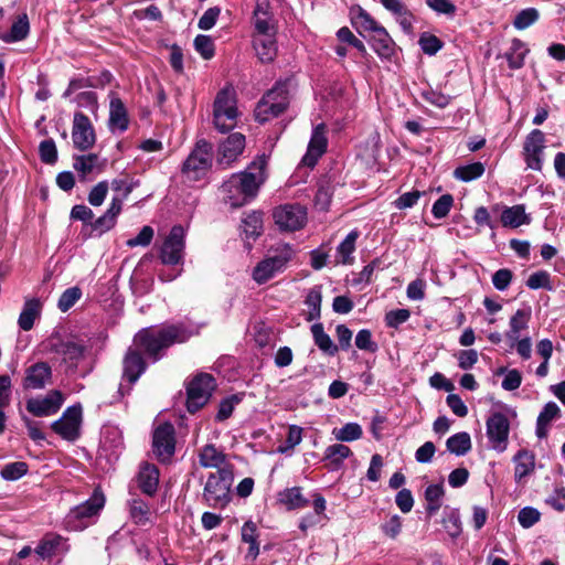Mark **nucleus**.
I'll return each mask as SVG.
<instances>
[{
    "instance_id": "2f4dec72",
    "label": "nucleus",
    "mask_w": 565,
    "mask_h": 565,
    "mask_svg": "<svg viewBox=\"0 0 565 565\" xmlns=\"http://www.w3.org/2000/svg\"><path fill=\"white\" fill-rule=\"evenodd\" d=\"M370 43L381 58L388 60L394 54V42L385 28L377 29V32L371 35Z\"/></svg>"
},
{
    "instance_id": "5701e85b",
    "label": "nucleus",
    "mask_w": 565,
    "mask_h": 565,
    "mask_svg": "<svg viewBox=\"0 0 565 565\" xmlns=\"http://www.w3.org/2000/svg\"><path fill=\"white\" fill-rule=\"evenodd\" d=\"M512 461L514 463V481L522 484L525 478L535 470V455L533 451L522 448L513 456Z\"/></svg>"
},
{
    "instance_id": "69168bd1",
    "label": "nucleus",
    "mask_w": 565,
    "mask_h": 565,
    "mask_svg": "<svg viewBox=\"0 0 565 565\" xmlns=\"http://www.w3.org/2000/svg\"><path fill=\"white\" fill-rule=\"evenodd\" d=\"M82 290L78 287L67 288L60 297L57 307L62 312L70 310L81 298Z\"/></svg>"
},
{
    "instance_id": "0e129e2a",
    "label": "nucleus",
    "mask_w": 565,
    "mask_h": 565,
    "mask_svg": "<svg viewBox=\"0 0 565 565\" xmlns=\"http://www.w3.org/2000/svg\"><path fill=\"white\" fill-rule=\"evenodd\" d=\"M541 519V512L533 507H524L519 511L518 521L523 529H530Z\"/></svg>"
},
{
    "instance_id": "f257e3e1",
    "label": "nucleus",
    "mask_w": 565,
    "mask_h": 565,
    "mask_svg": "<svg viewBox=\"0 0 565 565\" xmlns=\"http://www.w3.org/2000/svg\"><path fill=\"white\" fill-rule=\"evenodd\" d=\"M193 331L183 322L164 323L140 329L122 358V379L135 384L147 370V361H160L169 348L186 342Z\"/></svg>"
},
{
    "instance_id": "774afa93",
    "label": "nucleus",
    "mask_w": 565,
    "mask_h": 565,
    "mask_svg": "<svg viewBox=\"0 0 565 565\" xmlns=\"http://www.w3.org/2000/svg\"><path fill=\"white\" fill-rule=\"evenodd\" d=\"M241 402L237 395H232L220 402L218 412L215 416V420L224 422L230 418L233 414L235 406Z\"/></svg>"
},
{
    "instance_id": "a878e982",
    "label": "nucleus",
    "mask_w": 565,
    "mask_h": 565,
    "mask_svg": "<svg viewBox=\"0 0 565 565\" xmlns=\"http://www.w3.org/2000/svg\"><path fill=\"white\" fill-rule=\"evenodd\" d=\"M109 128L124 132L128 129L129 118L125 104L117 96H111L109 103Z\"/></svg>"
},
{
    "instance_id": "9b49d317",
    "label": "nucleus",
    "mask_w": 565,
    "mask_h": 565,
    "mask_svg": "<svg viewBox=\"0 0 565 565\" xmlns=\"http://www.w3.org/2000/svg\"><path fill=\"white\" fill-rule=\"evenodd\" d=\"M81 423L82 406L81 404H76L68 406L63 412L62 417L52 423L51 428L62 438L74 441L79 437Z\"/></svg>"
},
{
    "instance_id": "79ce46f5",
    "label": "nucleus",
    "mask_w": 565,
    "mask_h": 565,
    "mask_svg": "<svg viewBox=\"0 0 565 565\" xmlns=\"http://www.w3.org/2000/svg\"><path fill=\"white\" fill-rule=\"evenodd\" d=\"M274 254L266 257L265 259L273 265L274 270L277 273L284 270L288 262L294 256V249L289 244H280L274 250Z\"/></svg>"
},
{
    "instance_id": "f704fd0d",
    "label": "nucleus",
    "mask_w": 565,
    "mask_h": 565,
    "mask_svg": "<svg viewBox=\"0 0 565 565\" xmlns=\"http://www.w3.org/2000/svg\"><path fill=\"white\" fill-rule=\"evenodd\" d=\"M351 14L352 24L360 34H363V32H371L372 34H374L375 32H377V29L383 28L361 7L352 9Z\"/></svg>"
},
{
    "instance_id": "603ef678",
    "label": "nucleus",
    "mask_w": 565,
    "mask_h": 565,
    "mask_svg": "<svg viewBox=\"0 0 565 565\" xmlns=\"http://www.w3.org/2000/svg\"><path fill=\"white\" fill-rule=\"evenodd\" d=\"M98 166V156L95 153L74 157L73 168L83 177L90 173Z\"/></svg>"
},
{
    "instance_id": "4be33fe9",
    "label": "nucleus",
    "mask_w": 565,
    "mask_h": 565,
    "mask_svg": "<svg viewBox=\"0 0 565 565\" xmlns=\"http://www.w3.org/2000/svg\"><path fill=\"white\" fill-rule=\"evenodd\" d=\"M227 456L218 450L215 445L207 444L199 451V462L203 468H215L217 470H233L234 467L226 460Z\"/></svg>"
},
{
    "instance_id": "39448f33",
    "label": "nucleus",
    "mask_w": 565,
    "mask_h": 565,
    "mask_svg": "<svg viewBox=\"0 0 565 565\" xmlns=\"http://www.w3.org/2000/svg\"><path fill=\"white\" fill-rule=\"evenodd\" d=\"M238 110L230 89L220 90L213 104V124L220 132H227L236 126Z\"/></svg>"
},
{
    "instance_id": "1a4fd4ad",
    "label": "nucleus",
    "mask_w": 565,
    "mask_h": 565,
    "mask_svg": "<svg viewBox=\"0 0 565 565\" xmlns=\"http://www.w3.org/2000/svg\"><path fill=\"white\" fill-rule=\"evenodd\" d=\"M152 450L160 462H170L175 452V429L171 423L164 422L153 430Z\"/></svg>"
},
{
    "instance_id": "a211bd4d",
    "label": "nucleus",
    "mask_w": 565,
    "mask_h": 565,
    "mask_svg": "<svg viewBox=\"0 0 565 565\" xmlns=\"http://www.w3.org/2000/svg\"><path fill=\"white\" fill-rule=\"evenodd\" d=\"M545 148V135L540 129H533L525 138L523 154L527 168L540 171L542 169V154Z\"/></svg>"
},
{
    "instance_id": "4468645a",
    "label": "nucleus",
    "mask_w": 565,
    "mask_h": 565,
    "mask_svg": "<svg viewBox=\"0 0 565 565\" xmlns=\"http://www.w3.org/2000/svg\"><path fill=\"white\" fill-rule=\"evenodd\" d=\"M47 351L63 356V362L77 366L84 358L86 345L83 341L62 340L58 337H52L47 341Z\"/></svg>"
},
{
    "instance_id": "20e7f679",
    "label": "nucleus",
    "mask_w": 565,
    "mask_h": 565,
    "mask_svg": "<svg viewBox=\"0 0 565 565\" xmlns=\"http://www.w3.org/2000/svg\"><path fill=\"white\" fill-rule=\"evenodd\" d=\"M234 471L222 469L209 475L203 489V500L209 507L224 508L231 501Z\"/></svg>"
},
{
    "instance_id": "bf43d9fd",
    "label": "nucleus",
    "mask_w": 565,
    "mask_h": 565,
    "mask_svg": "<svg viewBox=\"0 0 565 565\" xmlns=\"http://www.w3.org/2000/svg\"><path fill=\"white\" fill-rule=\"evenodd\" d=\"M194 49L204 60H211L215 53L212 38L205 34H199L195 36Z\"/></svg>"
},
{
    "instance_id": "aec40b11",
    "label": "nucleus",
    "mask_w": 565,
    "mask_h": 565,
    "mask_svg": "<svg viewBox=\"0 0 565 565\" xmlns=\"http://www.w3.org/2000/svg\"><path fill=\"white\" fill-rule=\"evenodd\" d=\"M253 22L255 28L254 35H267L277 33L275 19L270 11V4L268 0H257L253 12Z\"/></svg>"
},
{
    "instance_id": "a19ab883",
    "label": "nucleus",
    "mask_w": 565,
    "mask_h": 565,
    "mask_svg": "<svg viewBox=\"0 0 565 565\" xmlns=\"http://www.w3.org/2000/svg\"><path fill=\"white\" fill-rule=\"evenodd\" d=\"M267 103L274 104L277 110H286L289 105V95L287 89V84L277 83L269 92H267L264 96Z\"/></svg>"
},
{
    "instance_id": "0eeeda50",
    "label": "nucleus",
    "mask_w": 565,
    "mask_h": 565,
    "mask_svg": "<svg viewBox=\"0 0 565 565\" xmlns=\"http://www.w3.org/2000/svg\"><path fill=\"white\" fill-rule=\"evenodd\" d=\"M216 383L209 373L196 374L186 385V408L190 413H195L202 408L210 399Z\"/></svg>"
},
{
    "instance_id": "393cba45",
    "label": "nucleus",
    "mask_w": 565,
    "mask_h": 565,
    "mask_svg": "<svg viewBox=\"0 0 565 565\" xmlns=\"http://www.w3.org/2000/svg\"><path fill=\"white\" fill-rule=\"evenodd\" d=\"M380 2L387 11L394 14L405 33L411 34L413 32L415 17L401 0H380Z\"/></svg>"
},
{
    "instance_id": "09e8293b",
    "label": "nucleus",
    "mask_w": 565,
    "mask_h": 565,
    "mask_svg": "<svg viewBox=\"0 0 565 565\" xmlns=\"http://www.w3.org/2000/svg\"><path fill=\"white\" fill-rule=\"evenodd\" d=\"M332 434L339 441H354L362 437L363 430L358 423H348L341 428H334Z\"/></svg>"
},
{
    "instance_id": "7ed1b4c3",
    "label": "nucleus",
    "mask_w": 565,
    "mask_h": 565,
    "mask_svg": "<svg viewBox=\"0 0 565 565\" xmlns=\"http://www.w3.org/2000/svg\"><path fill=\"white\" fill-rule=\"evenodd\" d=\"M105 505V495L99 489L83 503L73 508L65 516V527L70 531H83L93 524Z\"/></svg>"
},
{
    "instance_id": "4d7b16f0",
    "label": "nucleus",
    "mask_w": 565,
    "mask_h": 565,
    "mask_svg": "<svg viewBox=\"0 0 565 565\" xmlns=\"http://www.w3.org/2000/svg\"><path fill=\"white\" fill-rule=\"evenodd\" d=\"M129 512L137 524H145L149 520V505L141 499L129 502Z\"/></svg>"
},
{
    "instance_id": "c85d7f7f",
    "label": "nucleus",
    "mask_w": 565,
    "mask_h": 565,
    "mask_svg": "<svg viewBox=\"0 0 565 565\" xmlns=\"http://www.w3.org/2000/svg\"><path fill=\"white\" fill-rule=\"evenodd\" d=\"M253 45L262 62H271L277 55L276 34L254 35Z\"/></svg>"
},
{
    "instance_id": "423d86ee",
    "label": "nucleus",
    "mask_w": 565,
    "mask_h": 565,
    "mask_svg": "<svg viewBox=\"0 0 565 565\" xmlns=\"http://www.w3.org/2000/svg\"><path fill=\"white\" fill-rule=\"evenodd\" d=\"M212 166V145L201 139L183 163L182 172L189 180H201Z\"/></svg>"
},
{
    "instance_id": "680f3d73",
    "label": "nucleus",
    "mask_w": 565,
    "mask_h": 565,
    "mask_svg": "<svg viewBox=\"0 0 565 565\" xmlns=\"http://www.w3.org/2000/svg\"><path fill=\"white\" fill-rule=\"evenodd\" d=\"M40 159L43 163L54 164L57 161V149L53 139H45L39 146Z\"/></svg>"
},
{
    "instance_id": "37998d69",
    "label": "nucleus",
    "mask_w": 565,
    "mask_h": 565,
    "mask_svg": "<svg viewBox=\"0 0 565 565\" xmlns=\"http://www.w3.org/2000/svg\"><path fill=\"white\" fill-rule=\"evenodd\" d=\"M274 254L266 257L265 259L273 265L274 270L277 273L284 270L288 262L294 256V249L289 244H280L274 250Z\"/></svg>"
},
{
    "instance_id": "c756f323",
    "label": "nucleus",
    "mask_w": 565,
    "mask_h": 565,
    "mask_svg": "<svg viewBox=\"0 0 565 565\" xmlns=\"http://www.w3.org/2000/svg\"><path fill=\"white\" fill-rule=\"evenodd\" d=\"M351 455L352 451L348 446L343 444H334L326 448L322 461L326 462L329 470L333 471L340 469L343 466L344 460Z\"/></svg>"
},
{
    "instance_id": "3c124183",
    "label": "nucleus",
    "mask_w": 565,
    "mask_h": 565,
    "mask_svg": "<svg viewBox=\"0 0 565 565\" xmlns=\"http://www.w3.org/2000/svg\"><path fill=\"white\" fill-rule=\"evenodd\" d=\"M526 287L536 290V289H546L548 291L554 289V286L551 281V275L546 270H537L530 275L526 280Z\"/></svg>"
},
{
    "instance_id": "c9c22d12",
    "label": "nucleus",
    "mask_w": 565,
    "mask_h": 565,
    "mask_svg": "<svg viewBox=\"0 0 565 565\" xmlns=\"http://www.w3.org/2000/svg\"><path fill=\"white\" fill-rule=\"evenodd\" d=\"M29 32V19L28 15L23 13L12 23L9 32L0 34V39L6 43H14L24 40Z\"/></svg>"
},
{
    "instance_id": "ddd939ff",
    "label": "nucleus",
    "mask_w": 565,
    "mask_h": 565,
    "mask_svg": "<svg viewBox=\"0 0 565 565\" xmlns=\"http://www.w3.org/2000/svg\"><path fill=\"white\" fill-rule=\"evenodd\" d=\"M51 384H53V370L47 362L38 361L24 369L23 390L40 391Z\"/></svg>"
},
{
    "instance_id": "58836bf2",
    "label": "nucleus",
    "mask_w": 565,
    "mask_h": 565,
    "mask_svg": "<svg viewBox=\"0 0 565 565\" xmlns=\"http://www.w3.org/2000/svg\"><path fill=\"white\" fill-rule=\"evenodd\" d=\"M311 333L315 344L324 353L333 356L338 353V345H335L330 335L324 332L322 323H315L311 326Z\"/></svg>"
},
{
    "instance_id": "de8ad7c7",
    "label": "nucleus",
    "mask_w": 565,
    "mask_h": 565,
    "mask_svg": "<svg viewBox=\"0 0 565 565\" xmlns=\"http://www.w3.org/2000/svg\"><path fill=\"white\" fill-rule=\"evenodd\" d=\"M483 172L484 166L481 162H473L456 168L454 171V177L460 181L469 182L480 178Z\"/></svg>"
},
{
    "instance_id": "8fccbe9b",
    "label": "nucleus",
    "mask_w": 565,
    "mask_h": 565,
    "mask_svg": "<svg viewBox=\"0 0 565 565\" xmlns=\"http://www.w3.org/2000/svg\"><path fill=\"white\" fill-rule=\"evenodd\" d=\"M242 540L249 544L248 555L256 557L259 553L257 543V526L253 521H247L242 527Z\"/></svg>"
},
{
    "instance_id": "dca6fc26",
    "label": "nucleus",
    "mask_w": 565,
    "mask_h": 565,
    "mask_svg": "<svg viewBox=\"0 0 565 565\" xmlns=\"http://www.w3.org/2000/svg\"><path fill=\"white\" fill-rule=\"evenodd\" d=\"M72 139L74 147L81 151L90 149L96 142V135L90 119L81 111L74 114Z\"/></svg>"
},
{
    "instance_id": "f3484780",
    "label": "nucleus",
    "mask_w": 565,
    "mask_h": 565,
    "mask_svg": "<svg viewBox=\"0 0 565 565\" xmlns=\"http://www.w3.org/2000/svg\"><path fill=\"white\" fill-rule=\"evenodd\" d=\"M64 403L61 391L52 390L44 397H32L26 401V411L36 417L56 414Z\"/></svg>"
},
{
    "instance_id": "c03bdc74",
    "label": "nucleus",
    "mask_w": 565,
    "mask_h": 565,
    "mask_svg": "<svg viewBox=\"0 0 565 565\" xmlns=\"http://www.w3.org/2000/svg\"><path fill=\"white\" fill-rule=\"evenodd\" d=\"M527 52L529 50L525 47V44L521 40L513 39L509 51L504 54L510 68H521L524 64V57Z\"/></svg>"
},
{
    "instance_id": "f03ea898",
    "label": "nucleus",
    "mask_w": 565,
    "mask_h": 565,
    "mask_svg": "<svg viewBox=\"0 0 565 565\" xmlns=\"http://www.w3.org/2000/svg\"><path fill=\"white\" fill-rule=\"evenodd\" d=\"M266 154H259L244 171L233 173L220 186L221 200L230 209H238L256 198L266 181Z\"/></svg>"
},
{
    "instance_id": "a18cd8bd",
    "label": "nucleus",
    "mask_w": 565,
    "mask_h": 565,
    "mask_svg": "<svg viewBox=\"0 0 565 565\" xmlns=\"http://www.w3.org/2000/svg\"><path fill=\"white\" fill-rule=\"evenodd\" d=\"M447 450L456 456H463L471 449V438L466 431L450 436L446 441Z\"/></svg>"
},
{
    "instance_id": "cd10ccee",
    "label": "nucleus",
    "mask_w": 565,
    "mask_h": 565,
    "mask_svg": "<svg viewBox=\"0 0 565 565\" xmlns=\"http://www.w3.org/2000/svg\"><path fill=\"white\" fill-rule=\"evenodd\" d=\"M561 417V408L554 402L544 405L536 419L535 434L539 439H544L548 435L550 424Z\"/></svg>"
},
{
    "instance_id": "72a5a7b5",
    "label": "nucleus",
    "mask_w": 565,
    "mask_h": 565,
    "mask_svg": "<svg viewBox=\"0 0 565 565\" xmlns=\"http://www.w3.org/2000/svg\"><path fill=\"white\" fill-rule=\"evenodd\" d=\"M278 501L287 508V510H298L307 508L310 503L309 499L303 497L300 487L287 488L278 493Z\"/></svg>"
},
{
    "instance_id": "6e6d98bb",
    "label": "nucleus",
    "mask_w": 565,
    "mask_h": 565,
    "mask_svg": "<svg viewBox=\"0 0 565 565\" xmlns=\"http://www.w3.org/2000/svg\"><path fill=\"white\" fill-rule=\"evenodd\" d=\"M28 469L29 467L24 461H14L7 463L1 469L0 475L4 480L14 481L25 476L28 473Z\"/></svg>"
},
{
    "instance_id": "bb28decb",
    "label": "nucleus",
    "mask_w": 565,
    "mask_h": 565,
    "mask_svg": "<svg viewBox=\"0 0 565 565\" xmlns=\"http://www.w3.org/2000/svg\"><path fill=\"white\" fill-rule=\"evenodd\" d=\"M159 476V469L154 465L143 463L137 478L140 490L149 497L154 495L158 490Z\"/></svg>"
},
{
    "instance_id": "5fc2aeb1",
    "label": "nucleus",
    "mask_w": 565,
    "mask_h": 565,
    "mask_svg": "<svg viewBox=\"0 0 565 565\" xmlns=\"http://www.w3.org/2000/svg\"><path fill=\"white\" fill-rule=\"evenodd\" d=\"M540 18V13L535 8H526L521 10L513 20V26L516 30H525L534 24Z\"/></svg>"
},
{
    "instance_id": "b1692460",
    "label": "nucleus",
    "mask_w": 565,
    "mask_h": 565,
    "mask_svg": "<svg viewBox=\"0 0 565 565\" xmlns=\"http://www.w3.org/2000/svg\"><path fill=\"white\" fill-rule=\"evenodd\" d=\"M113 75L109 71H103L100 74L88 77H78L70 81L66 90L63 94L64 98L71 96L74 92L85 88H103L110 83Z\"/></svg>"
},
{
    "instance_id": "f8f14e48",
    "label": "nucleus",
    "mask_w": 565,
    "mask_h": 565,
    "mask_svg": "<svg viewBox=\"0 0 565 565\" xmlns=\"http://www.w3.org/2000/svg\"><path fill=\"white\" fill-rule=\"evenodd\" d=\"M486 426L491 448L498 452L505 451L510 431L508 417L503 413L495 412L488 417Z\"/></svg>"
},
{
    "instance_id": "e2e57ef3",
    "label": "nucleus",
    "mask_w": 565,
    "mask_h": 565,
    "mask_svg": "<svg viewBox=\"0 0 565 565\" xmlns=\"http://www.w3.org/2000/svg\"><path fill=\"white\" fill-rule=\"evenodd\" d=\"M277 274L276 270H274L273 265H270L269 262L266 259H263L259 262L256 267L253 270V279L262 285L267 282L269 279H271Z\"/></svg>"
},
{
    "instance_id": "052dcab7",
    "label": "nucleus",
    "mask_w": 565,
    "mask_h": 565,
    "mask_svg": "<svg viewBox=\"0 0 565 565\" xmlns=\"http://www.w3.org/2000/svg\"><path fill=\"white\" fill-rule=\"evenodd\" d=\"M420 199H424L425 204L427 203V194L426 192L420 191H411L402 194L399 198H397L393 204L398 210H405L414 207L416 202Z\"/></svg>"
},
{
    "instance_id": "6e6552de",
    "label": "nucleus",
    "mask_w": 565,
    "mask_h": 565,
    "mask_svg": "<svg viewBox=\"0 0 565 565\" xmlns=\"http://www.w3.org/2000/svg\"><path fill=\"white\" fill-rule=\"evenodd\" d=\"M185 249V228L174 225L164 238L160 248L159 258L164 265H178L183 262Z\"/></svg>"
},
{
    "instance_id": "49530a36",
    "label": "nucleus",
    "mask_w": 565,
    "mask_h": 565,
    "mask_svg": "<svg viewBox=\"0 0 565 565\" xmlns=\"http://www.w3.org/2000/svg\"><path fill=\"white\" fill-rule=\"evenodd\" d=\"M321 302H322V294L321 286H315L311 288L305 299V303L308 307V321L318 320L321 317Z\"/></svg>"
},
{
    "instance_id": "338daca9",
    "label": "nucleus",
    "mask_w": 565,
    "mask_h": 565,
    "mask_svg": "<svg viewBox=\"0 0 565 565\" xmlns=\"http://www.w3.org/2000/svg\"><path fill=\"white\" fill-rule=\"evenodd\" d=\"M418 44L428 55H435L443 47V42L436 35L426 32L419 36Z\"/></svg>"
},
{
    "instance_id": "e433bc0d",
    "label": "nucleus",
    "mask_w": 565,
    "mask_h": 565,
    "mask_svg": "<svg viewBox=\"0 0 565 565\" xmlns=\"http://www.w3.org/2000/svg\"><path fill=\"white\" fill-rule=\"evenodd\" d=\"M307 214H274L275 223L280 232H295L307 223Z\"/></svg>"
},
{
    "instance_id": "412c9836",
    "label": "nucleus",
    "mask_w": 565,
    "mask_h": 565,
    "mask_svg": "<svg viewBox=\"0 0 565 565\" xmlns=\"http://www.w3.org/2000/svg\"><path fill=\"white\" fill-rule=\"evenodd\" d=\"M137 185L138 181H135L128 175H121L114 179L109 185V189L113 193L111 202L109 209L106 212H121L124 201L127 200L129 194Z\"/></svg>"
},
{
    "instance_id": "9d476101",
    "label": "nucleus",
    "mask_w": 565,
    "mask_h": 565,
    "mask_svg": "<svg viewBox=\"0 0 565 565\" xmlns=\"http://www.w3.org/2000/svg\"><path fill=\"white\" fill-rule=\"evenodd\" d=\"M246 146L245 136L241 132L231 134L217 146L216 166L228 169L238 160Z\"/></svg>"
},
{
    "instance_id": "473e14b6",
    "label": "nucleus",
    "mask_w": 565,
    "mask_h": 565,
    "mask_svg": "<svg viewBox=\"0 0 565 565\" xmlns=\"http://www.w3.org/2000/svg\"><path fill=\"white\" fill-rule=\"evenodd\" d=\"M42 303L39 299H26L18 319V324L23 331L33 328L35 319L41 315Z\"/></svg>"
},
{
    "instance_id": "13d9d810",
    "label": "nucleus",
    "mask_w": 565,
    "mask_h": 565,
    "mask_svg": "<svg viewBox=\"0 0 565 565\" xmlns=\"http://www.w3.org/2000/svg\"><path fill=\"white\" fill-rule=\"evenodd\" d=\"M62 540L61 535L47 534L36 546L35 552L42 557H49L54 554Z\"/></svg>"
},
{
    "instance_id": "7c9ffc66",
    "label": "nucleus",
    "mask_w": 565,
    "mask_h": 565,
    "mask_svg": "<svg viewBox=\"0 0 565 565\" xmlns=\"http://www.w3.org/2000/svg\"><path fill=\"white\" fill-rule=\"evenodd\" d=\"M242 238L245 241L247 249L252 248L250 241H256L263 234V220L260 214H247L242 220Z\"/></svg>"
},
{
    "instance_id": "4c0bfd02",
    "label": "nucleus",
    "mask_w": 565,
    "mask_h": 565,
    "mask_svg": "<svg viewBox=\"0 0 565 565\" xmlns=\"http://www.w3.org/2000/svg\"><path fill=\"white\" fill-rule=\"evenodd\" d=\"M445 495V490L441 483L437 484H429L425 489V500L427 502L426 504V512L429 516L435 515L438 510L441 508L443 498Z\"/></svg>"
},
{
    "instance_id": "864d4df0",
    "label": "nucleus",
    "mask_w": 565,
    "mask_h": 565,
    "mask_svg": "<svg viewBox=\"0 0 565 565\" xmlns=\"http://www.w3.org/2000/svg\"><path fill=\"white\" fill-rule=\"evenodd\" d=\"M282 113L284 110H277L273 103L269 104L266 102V99L262 98L255 109V119L258 122L264 124L273 118L278 117Z\"/></svg>"
},
{
    "instance_id": "ea45409f",
    "label": "nucleus",
    "mask_w": 565,
    "mask_h": 565,
    "mask_svg": "<svg viewBox=\"0 0 565 565\" xmlns=\"http://www.w3.org/2000/svg\"><path fill=\"white\" fill-rule=\"evenodd\" d=\"M531 318V311L519 309L510 319V329L507 332V338L510 341H516L520 338V332L525 330L529 326V321Z\"/></svg>"
},
{
    "instance_id": "2eb2a0df",
    "label": "nucleus",
    "mask_w": 565,
    "mask_h": 565,
    "mask_svg": "<svg viewBox=\"0 0 565 565\" xmlns=\"http://www.w3.org/2000/svg\"><path fill=\"white\" fill-rule=\"evenodd\" d=\"M71 221H81L83 236H100L116 224L117 214H70Z\"/></svg>"
},
{
    "instance_id": "6ab92c4d",
    "label": "nucleus",
    "mask_w": 565,
    "mask_h": 565,
    "mask_svg": "<svg viewBox=\"0 0 565 565\" xmlns=\"http://www.w3.org/2000/svg\"><path fill=\"white\" fill-rule=\"evenodd\" d=\"M327 146L326 126L324 124H319L313 128L307 152L302 157L301 162L303 166L313 168L319 158L326 152Z\"/></svg>"
}]
</instances>
